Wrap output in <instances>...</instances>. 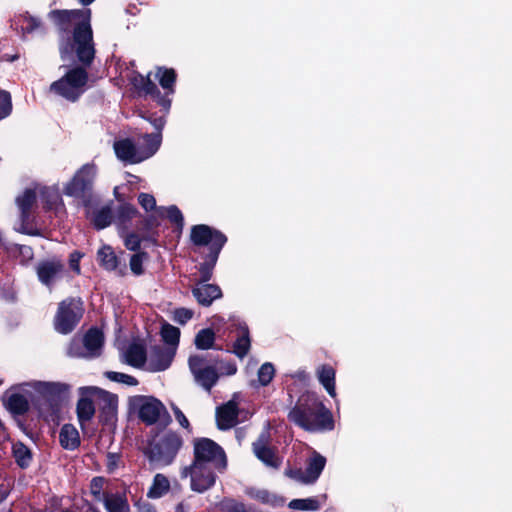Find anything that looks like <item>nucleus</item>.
<instances>
[{
	"label": "nucleus",
	"mask_w": 512,
	"mask_h": 512,
	"mask_svg": "<svg viewBox=\"0 0 512 512\" xmlns=\"http://www.w3.org/2000/svg\"><path fill=\"white\" fill-rule=\"evenodd\" d=\"M91 10H54L49 17L62 30H67L69 24L78 21L73 33L76 54L80 62L89 65L95 54L93 34L90 26Z\"/></svg>",
	"instance_id": "obj_1"
},
{
	"label": "nucleus",
	"mask_w": 512,
	"mask_h": 512,
	"mask_svg": "<svg viewBox=\"0 0 512 512\" xmlns=\"http://www.w3.org/2000/svg\"><path fill=\"white\" fill-rule=\"evenodd\" d=\"M288 419L309 432L333 429L330 411L313 393H305L299 397L295 406L289 411Z\"/></svg>",
	"instance_id": "obj_2"
},
{
	"label": "nucleus",
	"mask_w": 512,
	"mask_h": 512,
	"mask_svg": "<svg viewBox=\"0 0 512 512\" xmlns=\"http://www.w3.org/2000/svg\"><path fill=\"white\" fill-rule=\"evenodd\" d=\"M143 142L135 144L131 139H121L114 142L116 156L125 162L135 164L152 157L159 149L162 137L159 133L145 134Z\"/></svg>",
	"instance_id": "obj_3"
},
{
	"label": "nucleus",
	"mask_w": 512,
	"mask_h": 512,
	"mask_svg": "<svg viewBox=\"0 0 512 512\" xmlns=\"http://www.w3.org/2000/svg\"><path fill=\"white\" fill-rule=\"evenodd\" d=\"M24 386H31L38 391L49 393H60L68 390V386L66 384L48 382L23 383L18 386H14L7 390L3 395V403L5 407L13 414L21 415L29 409L28 399L18 392V390Z\"/></svg>",
	"instance_id": "obj_4"
},
{
	"label": "nucleus",
	"mask_w": 512,
	"mask_h": 512,
	"mask_svg": "<svg viewBox=\"0 0 512 512\" xmlns=\"http://www.w3.org/2000/svg\"><path fill=\"white\" fill-rule=\"evenodd\" d=\"M88 74L85 69H70L62 78L50 85V91L68 101H76L85 91Z\"/></svg>",
	"instance_id": "obj_5"
},
{
	"label": "nucleus",
	"mask_w": 512,
	"mask_h": 512,
	"mask_svg": "<svg viewBox=\"0 0 512 512\" xmlns=\"http://www.w3.org/2000/svg\"><path fill=\"white\" fill-rule=\"evenodd\" d=\"M192 462L218 468L219 473H223L227 467L224 450L208 438H200L194 441V459Z\"/></svg>",
	"instance_id": "obj_6"
},
{
	"label": "nucleus",
	"mask_w": 512,
	"mask_h": 512,
	"mask_svg": "<svg viewBox=\"0 0 512 512\" xmlns=\"http://www.w3.org/2000/svg\"><path fill=\"white\" fill-rule=\"evenodd\" d=\"M131 406L137 411L139 418L151 425L158 421L167 424L170 417L165 406L156 398L138 395L130 400Z\"/></svg>",
	"instance_id": "obj_7"
},
{
	"label": "nucleus",
	"mask_w": 512,
	"mask_h": 512,
	"mask_svg": "<svg viewBox=\"0 0 512 512\" xmlns=\"http://www.w3.org/2000/svg\"><path fill=\"white\" fill-rule=\"evenodd\" d=\"M218 468L192 462L181 470L182 478L190 479V488L197 493H204L215 485Z\"/></svg>",
	"instance_id": "obj_8"
},
{
	"label": "nucleus",
	"mask_w": 512,
	"mask_h": 512,
	"mask_svg": "<svg viewBox=\"0 0 512 512\" xmlns=\"http://www.w3.org/2000/svg\"><path fill=\"white\" fill-rule=\"evenodd\" d=\"M182 444L181 437L169 431L150 449L149 459L160 466H167L174 461Z\"/></svg>",
	"instance_id": "obj_9"
},
{
	"label": "nucleus",
	"mask_w": 512,
	"mask_h": 512,
	"mask_svg": "<svg viewBox=\"0 0 512 512\" xmlns=\"http://www.w3.org/2000/svg\"><path fill=\"white\" fill-rule=\"evenodd\" d=\"M83 315L80 299H66L59 304L55 316V329L62 334L70 333Z\"/></svg>",
	"instance_id": "obj_10"
},
{
	"label": "nucleus",
	"mask_w": 512,
	"mask_h": 512,
	"mask_svg": "<svg viewBox=\"0 0 512 512\" xmlns=\"http://www.w3.org/2000/svg\"><path fill=\"white\" fill-rule=\"evenodd\" d=\"M96 174L97 168L94 164L83 165L65 185L64 194L75 198L83 197L92 188Z\"/></svg>",
	"instance_id": "obj_11"
},
{
	"label": "nucleus",
	"mask_w": 512,
	"mask_h": 512,
	"mask_svg": "<svg viewBox=\"0 0 512 512\" xmlns=\"http://www.w3.org/2000/svg\"><path fill=\"white\" fill-rule=\"evenodd\" d=\"M188 363L196 383L206 391H210L218 380L217 366L209 364L205 358L199 355L191 356Z\"/></svg>",
	"instance_id": "obj_12"
},
{
	"label": "nucleus",
	"mask_w": 512,
	"mask_h": 512,
	"mask_svg": "<svg viewBox=\"0 0 512 512\" xmlns=\"http://www.w3.org/2000/svg\"><path fill=\"white\" fill-rule=\"evenodd\" d=\"M38 195L39 187L37 186L34 189H26L21 196L17 197L16 203L20 210V219L14 225V229L17 232L28 235L36 234V230L34 229L30 219V210L33 207Z\"/></svg>",
	"instance_id": "obj_13"
},
{
	"label": "nucleus",
	"mask_w": 512,
	"mask_h": 512,
	"mask_svg": "<svg viewBox=\"0 0 512 512\" xmlns=\"http://www.w3.org/2000/svg\"><path fill=\"white\" fill-rule=\"evenodd\" d=\"M191 240L198 246H210V253L214 252V260H217L226 237L221 232L202 224L192 228Z\"/></svg>",
	"instance_id": "obj_14"
},
{
	"label": "nucleus",
	"mask_w": 512,
	"mask_h": 512,
	"mask_svg": "<svg viewBox=\"0 0 512 512\" xmlns=\"http://www.w3.org/2000/svg\"><path fill=\"white\" fill-rule=\"evenodd\" d=\"M83 393H92L97 402L100 417L105 422H111L115 419L118 408V397L108 391L97 387H82Z\"/></svg>",
	"instance_id": "obj_15"
},
{
	"label": "nucleus",
	"mask_w": 512,
	"mask_h": 512,
	"mask_svg": "<svg viewBox=\"0 0 512 512\" xmlns=\"http://www.w3.org/2000/svg\"><path fill=\"white\" fill-rule=\"evenodd\" d=\"M103 344V335L98 329H90L83 339L84 351H81V342L72 341L68 354L72 357L91 358L98 356Z\"/></svg>",
	"instance_id": "obj_16"
},
{
	"label": "nucleus",
	"mask_w": 512,
	"mask_h": 512,
	"mask_svg": "<svg viewBox=\"0 0 512 512\" xmlns=\"http://www.w3.org/2000/svg\"><path fill=\"white\" fill-rule=\"evenodd\" d=\"M325 464V457L317 452H313L312 456L308 460L305 470H290L287 472V475L301 483L312 484L319 478Z\"/></svg>",
	"instance_id": "obj_17"
},
{
	"label": "nucleus",
	"mask_w": 512,
	"mask_h": 512,
	"mask_svg": "<svg viewBox=\"0 0 512 512\" xmlns=\"http://www.w3.org/2000/svg\"><path fill=\"white\" fill-rule=\"evenodd\" d=\"M36 272L42 284L51 286L63 277L64 265L56 259L45 260L38 263Z\"/></svg>",
	"instance_id": "obj_18"
},
{
	"label": "nucleus",
	"mask_w": 512,
	"mask_h": 512,
	"mask_svg": "<svg viewBox=\"0 0 512 512\" xmlns=\"http://www.w3.org/2000/svg\"><path fill=\"white\" fill-rule=\"evenodd\" d=\"M245 493L251 499L273 508L281 507L285 503V499L265 488L249 487L245 490Z\"/></svg>",
	"instance_id": "obj_19"
},
{
	"label": "nucleus",
	"mask_w": 512,
	"mask_h": 512,
	"mask_svg": "<svg viewBox=\"0 0 512 512\" xmlns=\"http://www.w3.org/2000/svg\"><path fill=\"white\" fill-rule=\"evenodd\" d=\"M192 294L200 305L210 306L216 299L222 297L219 286L207 283H197L192 289Z\"/></svg>",
	"instance_id": "obj_20"
},
{
	"label": "nucleus",
	"mask_w": 512,
	"mask_h": 512,
	"mask_svg": "<svg viewBox=\"0 0 512 512\" xmlns=\"http://www.w3.org/2000/svg\"><path fill=\"white\" fill-rule=\"evenodd\" d=\"M253 451L256 457L261 460L265 465L278 468L280 465L279 458L275 455L274 451L267 446V435L261 434L256 442L253 443Z\"/></svg>",
	"instance_id": "obj_21"
},
{
	"label": "nucleus",
	"mask_w": 512,
	"mask_h": 512,
	"mask_svg": "<svg viewBox=\"0 0 512 512\" xmlns=\"http://www.w3.org/2000/svg\"><path fill=\"white\" fill-rule=\"evenodd\" d=\"M174 351L164 348L163 346H155L149 354V366L153 371H163L167 369L173 359Z\"/></svg>",
	"instance_id": "obj_22"
},
{
	"label": "nucleus",
	"mask_w": 512,
	"mask_h": 512,
	"mask_svg": "<svg viewBox=\"0 0 512 512\" xmlns=\"http://www.w3.org/2000/svg\"><path fill=\"white\" fill-rule=\"evenodd\" d=\"M80 399L77 402V415L81 425L90 421L95 414L94 397L92 393H83L79 388Z\"/></svg>",
	"instance_id": "obj_23"
},
{
	"label": "nucleus",
	"mask_w": 512,
	"mask_h": 512,
	"mask_svg": "<svg viewBox=\"0 0 512 512\" xmlns=\"http://www.w3.org/2000/svg\"><path fill=\"white\" fill-rule=\"evenodd\" d=\"M217 424L220 429H229L237 423V405L230 401L217 409Z\"/></svg>",
	"instance_id": "obj_24"
},
{
	"label": "nucleus",
	"mask_w": 512,
	"mask_h": 512,
	"mask_svg": "<svg viewBox=\"0 0 512 512\" xmlns=\"http://www.w3.org/2000/svg\"><path fill=\"white\" fill-rule=\"evenodd\" d=\"M249 330L246 324H240L237 328V339L233 346V352L239 357L243 358L247 355L250 349Z\"/></svg>",
	"instance_id": "obj_25"
},
{
	"label": "nucleus",
	"mask_w": 512,
	"mask_h": 512,
	"mask_svg": "<svg viewBox=\"0 0 512 512\" xmlns=\"http://www.w3.org/2000/svg\"><path fill=\"white\" fill-rule=\"evenodd\" d=\"M11 26L17 30L20 29L23 34H26L41 29L42 24L38 18L25 13L17 16Z\"/></svg>",
	"instance_id": "obj_26"
},
{
	"label": "nucleus",
	"mask_w": 512,
	"mask_h": 512,
	"mask_svg": "<svg viewBox=\"0 0 512 512\" xmlns=\"http://www.w3.org/2000/svg\"><path fill=\"white\" fill-rule=\"evenodd\" d=\"M104 506L108 512H130L127 498L120 494H107L104 498Z\"/></svg>",
	"instance_id": "obj_27"
},
{
	"label": "nucleus",
	"mask_w": 512,
	"mask_h": 512,
	"mask_svg": "<svg viewBox=\"0 0 512 512\" xmlns=\"http://www.w3.org/2000/svg\"><path fill=\"white\" fill-rule=\"evenodd\" d=\"M317 375L328 394L331 397H335V370L329 365H322L318 368Z\"/></svg>",
	"instance_id": "obj_28"
},
{
	"label": "nucleus",
	"mask_w": 512,
	"mask_h": 512,
	"mask_svg": "<svg viewBox=\"0 0 512 512\" xmlns=\"http://www.w3.org/2000/svg\"><path fill=\"white\" fill-rule=\"evenodd\" d=\"M126 362L136 368L142 367L146 361V352L141 344H131L125 352Z\"/></svg>",
	"instance_id": "obj_29"
},
{
	"label": "nucleus",
	"mask_w": 512,
	"mask_h": 512,
	"mask_svg": "<svg viewBox=\"0 0 512 512\" xmlns=\"http://www.w3.org/2000/svg\"><path fill=\"white\" fill-rule=\"evenodd\" d=\"M59 438L62 447L65 449H75L80 443L77 429L70 424H65L61 428Z\"/></svg>",
	"instance_id": "obj_30"
},
{
	"label": "nucleus",
	"mask_w": 512,
	"mask_h": 512,
	"mask_svg": "<svg viewBox=\"0 0 512 512\" xmlns=\"http://www.w3.org/2000/svg\"><path fill=\"white\" fill-rule=\"evenodd\" d=\"M113 214L109 206L98 208L90 215V220L97 229H103L112 222Z\"/></svg>",
	"instance_id": "obj_31"
},
{
	"label": "nucleus",
	"mask_w": 512,
	"mask_h": 512,
	"mask_svg": "<svg viewBox=\"0 0 512 512\" xmlns=\"http://www.w3.org/2000/svg\"><path fill=\"white\" fill-rule=\"evenodd\" d=\"M170 482L163 474H156L147 496L152 499L160 498L169 491Z\"/></svg>",
	"instance_id": "obj_32"
},
{
	"label": "nucleus",
	"mask_w": 512,
	"mask_h": 512,
	"mask_svg": "<svg viewBox=\"0 0 512 512\" xmlns=\"http://www.w3.org/2000/svg\"><path fill=\"white\" fill-rule=\"evenodd\" d=\"M12 451L16 463L21 468L24 469L29 467L32 461V453L27 446H25L23 443L18 442L13 444Z\"/></svg>",
	"instance_id": "obj_33"
},
{
	"label": "nucleus",
	"mask_w": 512,
	"mask_h": 512,
	"mask_svg": "<svg viewBox=\"0 0 512 512\" xmlns=\"http://www.w3.org/2000/svg\"><path fill=\"white\" fill-rule=\"evenodd\" d=\"M39 196L47 209H52L58 204H62L60 194L56 188L39 187Z\"/></svg>",
	"instance_id": "obj_34"
},
{
	"label": "nucleus",
	"mask_w": 512,
	"mask_h": 512,
	"mask_svg": "<svg viewBox=\"0 0 512 512\" xmlns=\"http://www.w3.org/2000/svg\"><path fill=\"white\" fill-rule=\"evenodd\" d=\"M97 258L106 270H114L118 265L117 257L110 246H103L98 250Z\"/></svg>",
	"instance_id": "obj_35"
},
{
	"label": "nucleus",
	"mask_w": 512,
	"mask_h": 512,
	"mask_svg": "<svg viewBox=\"0 0 512 512\" xmlns=\"http://www.w3.org/2000/svg\"><path fill=\"white\" fill-rule=\"evenodd\" d=\"M289 508L301 511H317L321 503L318 498L293 499L288 504Z\"/></svg>",
	"instance_id": "obj_36"
},
{
	"label": "nucleus",
	"mask_w": 512,
	"mask_h": 512,
	"mask_svg": "<svg viewBox=\"0 0 512 512\" xmlns=\"http://www.w3.org/2000/svg\"><path fill=\"white\" fill-rule=\"evenodd\" d=\"M156 77L159 78V83L163 89L168 90L170 93L174 92L176 73L173 69L158 68Z\"/></svg>",
	"instance_id": "obj_37"
},
{
	"label": "nucleus",
	"mask_w": 512,
	"mask_h": 512,
	"mask_svg": "<svg viewBox=\"0 0 512 512\" xmlns=\"http://www.w3.org/2000/svg\"><path fill=\"white\" fill-rule=\"evenodd\" d=\"M215 334L211 329L200 330L195 337V346L198 349L206 350L213 346Z\"/></svg>",
	"instance_id": "obj_38"
},
{
	"label": "nucleus",
	"mask_w": 512,
	"mask_h": 512,
	"mask_svg": "<svg viewBox=\"0 0 512 512\" xmlns=\"http://www.w3.org/2000/svg\"><path fill=\"white\" fill-rule=\"evenodd\" d=\"M161 336L165 343L175 347L179 342L180 330L170 324H164L161 329Z\"/></svg>",
	"instance_id": "obj_39"
},
{
	"label": "nucleus",
	"mask_w": 512,
	"mask_h": 512,
	"mask_svg": "<svg viewBox=\"0 0 512 512\" xmlns=\"http://www.w3.org/2000/svg\"><path fill=\"white\" fill-rule=\"evenodd\" d=\"M275 375L274 366L266 362L258 370V380L262 386L268 385Z\"/></svg>",
	"instance_id": "obj_40"
},
{
	"label": "nucleus",
	"mask_w": 512,
	"mask_h": 512,
	"mask_svg": "<svg viewBox=\"0 0 512 512\" xmlns=\"http://www.w3.org/2000/svg\"><path fill=\"white\" fill-rule=\"evenodd\" d=\"M217 260H214V252L210 253L209 261L203 263L200 268V281L198 283H207L212 277V271Z\"/></svg>",
	"instance_id": "obj_41"
},
{
	"label": "nucleus",
	"mask_w": 512,
	"mask_h": 512,
	"mask_svg": "<svg viewBox=\"0 0 512 512\" xmlns=\"http://www.w3.org/2000/svg\"><path fill=\"white\" fill-rule=\"evenodd\" d=\"M105 375L111 381L119 382V383H122V384H125L128 386L138 385V380L135 377L128 375V374L109 371V372H106Z\"/></svg>",
	"instance_id": "obj_42"
},
{
	"label": "nucleus",
	"mask_w": 512,
	"mask_h": 512,
	"mask_svg": "<svg viewBox=\"0 0 512 512\" xmlns=\"http://www.w3.org/2000/svg\"><path fill=\"white\" fill-rule=\"evenodd\" d=\"M11 111L12 103L10 94L0 90V120L9 116Z\"/></svg>",
	"instance_id": "obj_43"
},
{
	"label": "nucleus",
	"mask_w": 512,
	"mask_h": 512,
	"mask_svg": "<svg viewBox=\"0 0 512 512\" xmlns=\"http://www.w3.org/2000/svg\"><path fill=\"white\" fill-rule=\"evenodd\" d=\"M145 258H146V253H144V252L136 253V254L132 255V257L130 259V269L134 274L140 275L143 273L142 265H143V261Z\"/></svg>",
	"instance_id": "obj_44"
},
{
	"label": "nucleus",
	"mask_w": 512,
	"mask_h": 512,
	"mask_svg": "<svg viewBox=\"0 0 512 512\" xmlns=\"http://www.w3.org/2000/svg\"><path fill=\"white\" fill-rule=\"evenodd\" d=\"M164 212L171 222L177 224L180 228L183 226L182 213L176 206L172 205L168 208H165Z\"/></svg>",
	"instance_id": "obj_45"
},
{
	"label": "nucleus",
	"mask_w": 512,
	"mask_h": 512,
	"mask_svg": "<svg viewBox=\"0 0 512 512\" xmlns=\"http://www.w3.org/2000/svg\"><path fill=\"white\" fill-rule=\"evenodd\" d=\"M193 311L187 308H178L173 312V320L181 325L187 323L193 317Z\"/></svg>",
	"instance_id": "obj_46"
},
{
	"label": "nucleus",
	"mask_w": 512,
	"mask_h": 512,
	"mask_svg": "<svg viewBox=\"0 0 512 512\" xmlns=\"http://www.w3.org/2000/svg\"><path fill=\"white\" fill-rule=\"evenodd\" d=\"M141 82H142V87H141L142 92H144L147 95H151V96L158 97L160 95V91L158 90L156 84L153 83L149 77H147V78L141 77Z\"/></svg>",
	"instance_id": "obj_47"
},
{
	"label": "nucleus",
	"mask_w": 512,
	"mask_h": 512,
	"mask_svg": "<svg viewBox=\"0 0 512 512\" xmlns=\"http://www.w3.org/2000/svg\"><path fill=\"white\" fill-rule=\"evenodd\" d=\"M138 201H139V204L146 210V211H149V210H152L155 208L156 206V201H155V198L150 195V194H147V193H141L139 196H138Z\"/></svg>",
	"instance_id": "obj_48"
},
{
	"label": "nucleus",
	"mask_w": 512,
	"mask_h": 512,
	"mask_svg": "<svg viewBox=\"0 0 512 512\" xmlns=\"http://www.w3.org/2000/svg\"><path fill=\"white\" fill-rule=\"evenodd\" d=\"M172 411L174 413L175 419L178 421L181 427H183L186 430H190V423L184 413L176 406H171Z\"/></svg>",
	"instance_id": "obj_49"
},
{
	"label": "nucleus",
	"mask_w": 512,
	"mask_h": 512,
	"mask_svg": "<svg viewBox=\"0 0 512 512\" xmlns=\"http://www.w3.org/2000/svg\"><path fill=\"white\" fill-rule=\"evenodd\" d=\"M140 242L141 240L139 236L134 233L128 234L124 239V243L127 249L132 251H135L140 247Z\"/></svg>",
	"instance_id": "obj_50"
},
{
	"label": "nucleus",
	"mask_w": 512,
	"mask_h": 512,
	"mask_svg": "<svg viewBox=\"0 0 512 512\" xmlns=\"http://www.w3.org/2000/svg\"><path fill=\"white\" fill-rule=\"evenodd\" d=\"M10 491V482L0 476V503L6 499Z\"/></svg>",
	"instance_id": "obj_51"
},
{
	"label": "nucleus",
	"mask_w": 512,
	"mask_h": 512,
	"mask_svg": "<svg viewBox=\"0 0 512 512\" xmlns=\"http://www.w3.org/2000/svg\"><path fill=\"white\" fill-rule=\"evenodd\" d=\"M103 485V478L96 477L91 481V491L94 495L100 494Z\"/></svg>",
	"instance_id": "obj_52"
},
{
	"label": "nucleus",
	"mask_w": 512,
	"mask_h": 512,
	"mask_svg": "<svg viewBox=\"0 0 512 512\" xmlns=\"http://www.w3.org/2000/svg\"><path fill=\"white\" fill-rule=\"evenodd\" d=\"M80 258H81V255L79 253H73L70 256V266L76 273H80V267H79Z\"/></svg>",
	"instance_id": "obj_53"
},
{
	"label": "nucleus",
	"mask_w": 512,
	"mask_h": 512,
	"mask_svg": "<svg viewBox=\"0 0 512 512\" xmlns=\"http://www.w3.org/2000/svg\"><path fill=\"white\" fill-rule=\"evenodd\" d=\"M152 124H153V126L158 130V132H157V133H159V134L161 135L160 130H161V129L163 128V126H164V121H163V119H162V118L154 119V120L152 121Z\"/></svg>",
	"instance_id": "obj_54"
},
{
	"label": "nucleus",
	"mask_w": 512,
	"mask_h": 512,
	"mask_svg": "<svg viewBox=\"0 0 512 512\" xmlns=\"http://www.w3.org/2000/svg\"><path fill=\"white\" fill-rule=\"evenodd\" d=\"M71 54H72V48H68V47L61 48V55H62L63 59H65L67 56H71Z\"/></svg>",
	"instance_id": "obj_55"
},
{
	"label": "nucleus",
	"mask_w": 512,
	"mask_h": 512,
	"mask_svg": "<svg viewBox=\"0 0 512 512\" xmlns=\"http://www.w3.org/2000/svg\"><path fill=\"white\" fill-rule=\"evenodd\" d=\"M139 512H156L150 505H143L139 508Z\"/></svg>",
	"instance_id": "obj_56"
},
{
	"label": "nucleus",
	"mask_w": 512,
	"mask_h": 512,
	"mask_svg": "<svg viewBox=\"0 0 512 512\" xmlns=\"http://www.w3.org/2000/svg\"><path fill=\"white\" fill-rule=\"evenodd\" d=\"M231 512H246L242 505L236 506L232 509Z\"/></svg>",
	"instance_id": "obj_57"
},
{
	"label": "nucleus",
	"mask_w": 512,
	"mask_h": 512,
	"mask_svg": "<svg viewBox=\"0 0 512 512\" xmlns=\"http://www.w3.org/2000/svg\"><path fill=\"white\" fill-rule=\"evenodd\" d=\"M82 5L87 6L93 3L95 0H78Z\"/></svg>",
	"instance_id": "obj_58"
},
{
	"label": "nucleus",
	"mask_w": 512,
	"mask_h": 512,
	"mask_svg": "<svg viewBox=\"0 0 512 512\" xmlns=\"http://www.w3.org/2000/svg\"><path fill=\"white\" fill-rule=\"evenodd\" d=\"M122 210L126 211L128 214L129 213L133 214L135 212V210L133 208H131V207H122Z\"/></svg>",
	"instance_id": "obj_59"
},
{
	"label": "nucleus",
	"mask_w": 512,
	"mask_h": 512,
	"mask_svg": "<svg viewBox=\"0 0 512 512\" xmlns=\"http://www.w3.org/2000/svg\"><path fill=\"white\" fill-rule=\"evenodd\" d=\"M235 372H236V368H235V367H233V368L229 371V374H233V373H235Z\"/></svg>",
	"instance_id": "obj_60"
},
{
	"label": "nucleus",
	"mask_w": 512,
	"mask_h": 512,
	"mask_svg": "<svg viewBox=\"0 0 512 512\" xmlns=\"http://www.w3.org/2000/svg\"><path fill=\"white\" fill-rule=\"evenodd\" d=\"M163 105H164V106H166V107H168V106H170V103H169V102H166V101H163Z\"/></svg>",
	"instance_id": "obj_61"
},
{
	"label": "nucleus",
	"mask_w": 512,
	"mask_h": 512,
	"mask_svg": "<svg viewBox=\"0 0 512 512\" xmlns=\"http://www.w3.org/2000/svg\"><path fill=\"white\" fill-rule=\"evenodd\" d=\"M2 383H3V381H2V380H0V386L2 385Z\"/></svg>",
	"instance_id": "obj_62"
}]
</instances>
